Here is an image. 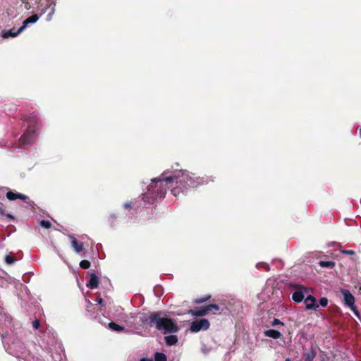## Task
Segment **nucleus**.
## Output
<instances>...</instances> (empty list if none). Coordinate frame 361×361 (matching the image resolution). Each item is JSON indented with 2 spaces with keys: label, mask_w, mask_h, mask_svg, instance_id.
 <instances>
[{
  "label": "nucleus",
  "mask_w": 361,
  "mask_h": 361,
  "mask_svg": "<svg viewBox=\"0 0 361 361\" xmlns=\"http://www.w3.org/2000/svg\"><path fill=\"white\" fill-rule=\"evenodd\" d=\"M166 173H163L159 177L152 179V183L148 186L147 191L143 194L142 200L148 204H153L158 199H163L169 189Z\"/></svg>",
  "instance_id": "f257e3e1"
},
{
  "label": "nucleus",
  "mask_w": 361,
  "mask_h": 361,
  "mask_svg": "<svg viewBox=\"0 0 361 361\" xmlns=\"http://www.w3.org/2000/svg\"><path fill=\"white\" fill-rule=\"evenodd\" d=\"M167 178L170 179L169 186L175 197H178L180 193H187L190 188V174L186 171H175L172 176H167Z\"/></svg>",
  "instance_id": "f03ea898"
},
{
  "label": "nucleus",
  "mask_w": 361,
  "mask_h": 361,
  "mask_svg": "<svg viewBox=\"0 0 361 361\" xmlns=\"http://www.w3.org/2000/svg\"><path fill=\"white\" fill-rule=\"evenodd\" d=\"M27 130L20 137V142L23 145H30L35 140V132L38 126V118L35 116H32L28 121Z\"/></svg>",
  "instance_id": "7ed1b4c3"
},
{
  "label": "nucleus",
  "mask_w": 361,
  "mask_h": 361,
  "mask_svg": "<svg viewBox=\"0 0 361 361\" xmlns=\"http://www.w3.org/2000/svg\"><path fill=\"white\" fill-rule=\"evenodd\" d=\"M161 315V312H154L149 316L145 315L141 318V321L143 324H147L150 327H154L158 330L163 318Z\"/></svg>",
  "instance_id": "20e7f679"
},
{
  "label": "nucleus",
  "mask_w": 361,
  "mask_h": 361,
  "mask_svg": "<svg viewBox=\"0 0 361 361\" xmlns=\"http://www.w3.org/2000/svg\"><path fill=\"white\" fill-rule=\"evenodd\" d=\"M219 311L220 307L216 304H210L203 307H197L188 311V314L193 317H203L207 315L212 310Z\"/></svg>",
  "instance_id": "39448f33"
},
{
  "label": "nucleus",
  "mask_w": 361,
  "mask_h": 361,
  "mask_svg": "<svg viewBox=\"0 0 361 361\" xmlns=\"http://www.w3.org/2000/svg\"><path fill=\"white\" fill-rule=\"evenodd\" d=\"M341 293L343 297V302L353 313L359 318L360 313L355 305V298L348 289H341Z\"/></svg>",
  "instance_id": "423d86ee"
},
{
  "label": "nucleus",
  "mask_w": 361,
  "mask_h": 361,
  "mask_svg": "<svg viewBox=\"0 0 361 361\" xmlns=\"http://www.w3.org/2000/svg\"><path fill=\"white\" fill-rule=\"evenodd\" d=\"M158 330L164 333H176L178 327L171 318L163 317Z\"/></svg>",
  "instance_id": "0eeeda50"
},
{
  "label": "nucleus",
  "mask_w": 361,
  "mask_h": 361,
  "mask_svg": "<svg viewBox=\"0 0 361 361\" xmlns=\"http://www.w3.org/2000/svg\"><path fill=\"white\" fill-rule=\"evenodd\" d=\"M210 326V323L207 319H201L199 320L193 321L190 326V330L192 332L197 333L200 331L207 330Z\"/></svg>",
  "instance_id": "6e6552de"
},
{
  "label": "nucleus",
  "mask_w": 361,
  "mask_h": 361,
  "mask_svg": "<svg viewBox=\"0 0 361 361\" xmlns=\"http://www.w3.org/2000/svg\"><path fill=\"white\" fill-rule=\"evenodd\" d=\"M214 179L209 176L195 177L190 175V188H197L200 185L208 184L209 182H213Z\"/></svg>",
  "instance_id": "1a4fd4ad"
},
{
  "label": "nucleus",
  "mask_w": 361,
  "mask_h": 361,
  "mask_svg": "<svg viewBox=\"0 0 361 361\" xmlns=\"http://www.w3.org/2000/svg\"><path fill=\"white\" fill-rule=\"evenodd\" d=\"M296 290L292 295V299L295 302H300L305 298V294L308 293V289L302 285L295 286Z\"/></svg>",
  "instance_id": "9d476101"
},
{
  "label": "nucleus",
  "mask_w": 361,
  "mask_h": 361,
  "mask_svg": "<svg viewBox=\"0 0 361 361\" xmlns=\"http://www.w3.org/2000/svg\"><path fill=\"white\" fill-rule=\"evenodd\" d=\"M23 31V29L22 28V27H20L18 30H16L14 27H13L9 30L2 31L1 36L4 39H6L8 37H15L18 36Z\"/></svg>",
  "instance_id": "9b49d317"
},
{
  "label": "nucleus",
  "mask_w": 361,
  "mask_h": 361,
  "mask_svg": "<svg viewBox=\"0 0 361 361\" xmlns=\"http://www.w3.org/2000/svg\"><path fill=\"white\" fill-rule=\"evenodd\" d=\"M316 298L314 296L311 295H307V298L305 299L306 308L307 310H316L319 307V305L316 303Z\"/></svg>",
  "instance_id": "f8f14e48"
},
{
  "label": "nucleus",
  "mask_w": 361,
  "mask_h": 361,
  "mask_svg": "<svg viewBox=\"0 0 361 361\" xmlns=\"http://www.w3.org/2000/svg\"><path fill=\"white\" fill-rule=\"evenodd\" d=\"M6 197L11 201L16 200V199H20L24 201H26L27 200L29 199V197L27 196H26L23 194L18 193V192H14L13 191L7 192Z\"/></svg>",
  "instance_id": "ddd939ff"
},
{
  "label": "nucleus",
  "mask_w": 361,
  "mask_h": 361,
  "mask_svg": "<svg viewBox=\"0 0 361 361\" xmlns=\"http://www.w3.org/2000/svg\"><path fill=\"white\" fill-rule=\"evenodd\" d=\"M71 245L75 252L79 253L84 249L83 243L79 242L75 237L71 236Z\"/></svg>",
  "instance_id": "4468645a"
},
{
  "label": "nucleus",
  "mask_w": 361,
  "mask_h": 361,
  "mask_svg": "<svg viewBox=\"0 0 361 361\" xmlns=\"http://www.w3.org/2000/svg\"><path fill=\"white\" fill-rule=\"evenodd\" d=\"M98 285L99 279L97 276L94 273H92L90 274V278L87 286L91 289H94L98 287Z\"/></svg>",
  "instance_id": "2eb2a0df"
},
{
  "label": "nucleus",
  "mask_w": 361,
  "mask_h": 361,
  "mask_svg": "<svg viewBox=\"0 0 361 361\" xmlns=\"http://www.w3.org/2000/svg\"><path fill=\"white\" fill-rule=\"evenodd\" d=\"M39 19V16L37 14H33L31 16L26 18L22 25V28L23 30L27 27V26L30 23H36Z\"/></svg>",
  "instance_id": "dca6fc26"
},
{
  "label": "nucleus",
  "mask_w": 361,
  "mask_h": 361,
  "mask_svg": "<svg viewBox=\"0 0 361 361\" xmlns=\"http://www.w3.org/2000/svg\"><path fill=\"white\" fill-rule=\"evenodd\" d=\"M264 336L272 338L274 339H278L281 337V334L278 331L275 329H269L266 330L264 332Z\"/></svg>",
  "instance_id": "f3484780"
},
{
  "label": "nucleus",
  "mask_w": 361,
  "mask_h": 361,
  "mask_svg": "<svg viewBox=\"0 0 361 361\" xmlns=\"http://www.w3.org/2000/svg\"><path fill=\"white\" fill-rule=\"evenodd\" d=\"M317 355V352L314 348H311L310 350L303 355L304 361H313Z\"/></svg>",
  "instance_id": "a211bd4d"
},
{
  "label": "nucleus",
  "mask_w": 361,
  "mask_h": 361,
  "mask_svg": "<svg viewBox=\"0 0 361 361\" xmlns=\"http://www.w3.org/2000/svg\"><path fill=\"white\" fill-rule=\"evenodd\" d=\"M167 345H173L178 342V337L176 335H169L164 337Z\"/></svg>",
  "instance_id": "6ab92c4d"
},
{
  "label": "nucleus",
  "mask_w": 361,
  "mask_h": 361,
  "mask_svg": "<svg viewBox=\"0 0 361 361\" xmlns=\"http://www.w3.org/2000/svg\"><path fill=\"white\" fill-rule=\"evenodd\" d=\"M109 328L116 332H121L125 330L124 326H120L114 322H111L108 324Z\"/></svg>",
  "instance_id": "aec40b11"
},
{
  "label": "nucleus",
  "mask_w": 361,
  "mask_h": 361,
  "mask_svg": "<svg viewBox=\"0 0 361 361\" xmlns=\"http://www.w3.org/2000/svg\"><path fill=\"white\" fill-rule=\"evenodd\" d=\"M211 298H212V295L209 294H207L202 297H200L198 298L193 300L192 303H194L195 305L202 304L203 302H205L211 299Z\"/></svg>",
  "instance_id": "412c9836"
},
{
  "label": "nucleus",
  "mask_w": 361,
  "mask_h": 361,
  "mask_svg": "<svg viewBox=\"0 0 361 361\" xmlns=\"http://www.w3.org/2000/svg\"><path fill=\"white\" fill-rule=\"evenodd\" d=\"M54 6L55 5L52 6L51 4H49V6H47V8L45 9L44 12H48V14H47V16L46 18V20L47 21H49L51 20L52 16L54 13Z\"/></svg>",
  "instance_id": "4be33fe9"
},
{
  "label": "nucleus",
  "mask_w": 361,
  "mask_h": 361,
  "mask_svg": "<svg viewBox=\"0 0 361 361\" xmlns=\"http://www.w3.org/2000/svg\"><path fill=\"white\" fill-rule=\"evenodd\" d=\"M138 205H135V203L133 201H128L123 204V208L127 210H130L131 209H137L138 208Z\"/></svg>",
  "instance_id": "5701e85b"
},
{
  "label": "nucleus",
  "mask_w": 361,
  "mask_h": 361,
  "mask_svg": "<svg viewBox=\"0 0 361 361\" xmlns=\"http://www.w3.org/2000/svg\"><path fill=\"white\" fill-rule=\"evenodd\" d=\"M319 264L322 267L334 268L335 267V262L333 261H320Z\"/></svg>",
  "instance_id": "b1692460"
},
{
  "label": "nucleus",
  "mask_w": 361,
  "mask_h": 361,
  "mask_svg": "<svg viewBox=\"0 0 361 361\" xmlns=\"http://www.w3.org/2000/svg\"><path fill=\"white\" fill-rule=\"evenodd\" d=\"M154 361H167L166 355L163 353H156L154 354Z\"/></svg>",
  "instance_id": "393cba45"
},
{
  "label": "nucleus",
  "mask_w": 361,
  "mask_h": 361,
  "mask_svg": "<svg viewBox=\"0 0 361 361\" xmlns=\"http://www.w3.org/2000/svg\"><path fill=\"white\" fill-rule=\"evenodd\" d=\"M90 262L88 261V260H82L80 262V268L83 269H87L90 267Z\"/></svg>",
  "instance_id": "a878e982"
},
{
  "label": "nucleus",
  "mask_w": 361,
  "mask_h": 361,
  "mask_svg": "<svg viewBox=\"0 0 361 361\" xmlns=\"http://www.w3.org/2000/svg\"><path fill=\"white\" fill-rule=\"evenodd\" d=\"M39 225L43 227V228H50L51 227V224L49 221H47V220H42L40 222H39Z\"/></svg>",
  "instance_id": "bb28decb"
},
{
  "label": "nucleus",
  "mask_w": 361,
  "mask_h": 361,
  "mask_svg": "<svg viewBox=\"0 0 361 361\" xmlns=\"http://www.w3.org/2000/svg\"><path fill=\"white\" fill-rule=\"evenodd\" d=\"M15 260H16V259L14 258V257H13L11 255H6V257H5V262L8 264H13L15 262Z\"/></svg>",
  "instance_id": "cd10ccee"
},
{
  "label": "nucleus",
  "mask_w": 361,
  "mask_h": 361,
  "mask_svg": "<svg viewBox=\"0 0 361 361\" xmlns=\"http://www.w3.org/2000/svg\"><path fill=\"white\" fill-rule=\"evenodd\" d=\"M319 305L326 307L328 305V299L326 298H321L319 300Z\"/></svg>",
  "instance_id": "c85d7f7f"
},
{
  "label": "nucleus",
  "mask_w": 361,
  "mask_h": 361,
  "mask_svg": "<svg viewBox=\"0 0 361 361\" xmlns=\"http://www.w3.org/2000/svg\"><path fill=\"white\" fill-rule=\"evenodd\" d=\"M40 326L39 320L36 319L32 322V327L35 329H38Z\"/></svg>",
  "instance_id": "c756f323"
},
{
  "label": "nucleus",
  "mask_w": 361,
  "mask_h": 361,
  "mask_svg": "<svg viewBox=\"0 0 361 361\" xmlns=\"http://www.w3.org/2000/svg\"><path fill=\"white\" fill-rule=\"evenodd\" d=\"M279 324H281V325H283L284 324L281 322L279 319H274V320L271 322V325L272 326H276V325H279Z\"/></svg>",
  "instance_id": "7c9ffc66"
},
{
  "label": "nucleus",
  "mask_w": 361,
  "mask_h": 361,
  "mask_svg": "<svg viewBox=\"0 0 361 361\" xmlns=\"http://www.w3.org/2000/svg\"><path fill=\"white\" fill-rule=\"evenodd\" d=\"M341 252L343 254L349 255H353L355 254V251H353V250H341Z\"/></svg>",
  "instance_id": "2f4dec72"
},
{
  "label": "nucleus",
  "mask_w": 361,
  "mask_h": 361,
  "mask_svg": "<svg viewBox=\"0 0 361 361\" xmlns=\"http://www.w3.org/2000/svg\"><path fill=\"white\" fill-rule=\"evenodd\" d=\"M87 305H86V307H87V310L88 311H90V312H93V310H90V308L92 306V302H91L90 301H89V300H88V301H87Z\"/></svg>",
  "instance_id": "473e14b6"
},
{
  "label": "nucleus",
  "mask_w": 361,
  "mask_h": 361,
  "mask_svg": "<svg viewBox=\"0 0 361 361\" xmlns=\"http://www.w3.org/2000/svg\"><path fill=\"white\" fill-rule=\"evenodd\" d=\"M97 304L102 305H103V299L102 298H97Z\"/></svg>",
  "instance_id": "72a5a7b5"
},
{
  "label": "nucleus",
  "mask_w": 361,
  "mask_h": 361,
  "mask_svg": "<svg viewBox=\"0 0 361 361\" xmlns=\"http://www.w3.org/2000/svg\"><path fill=\"white\" fill-rule=\"evenodd\" d=\"M6 217L11 220H13L14 219V216L10 214H6Z\"/></svg>",
  "instance_id": "f704fd0d"
},
{
  "label": "nucleus",
  "mask_w": 361,
  "mask_h": 361,
  "mask_svg": "<svg viewBox=\"0 0 361 361\" xmlns=\"http://www.w3.org/2000/svg\"><path fill=\"white\" fill-rule=\"evenodd\" d=\"M5 211L1 207H0V216H5Z\"/></svg>",
  "instance_id": "c9c22d12"
},
{
  "label": "nucleus",
  "mask_w": 361,
  "mask_h": 361,
  "mask_svg": "<svg viewBox=\"0 0 361 361\" xmlns=\"http://www.w3.org/2000/svg\"><path fill=\"white\" fill-rule=\"evenodd\" d=\"M140 361H153L152 359L149 358H142Z\"/></svg>",
  "instance_id": "e433bc0d"
},
{
  "label": "nucleus",
  "mask_w": 361,
  "mask_h": 361,
  "mask_svg": "<svg viewBox=\"0 0 361 361\" xmlns=\"http://www.w3.org/2000/svg\"><path fill=\"white\" fill-rule=\"evenodd\" d=\"M11 109H12L13 111H16V109H17V106L16 105H11Z\"/></svg>",
  "instance_id": "4c0bfd02"
},
{
  "label": "nucleus",
  "mask_w": 361,
  "mask_h": 361,
  "mask_svg": "<svg viewBox=\"0 0 361 361\" xmlns=\"http://www.w3.org/2000/svg\"><path fill=\"white\" fill-rule=\"evenodd\" d=\"M360 290H361V286H360Z\"/></svg>",
  "instance_id": "58836bf2"
}]
</instances>
